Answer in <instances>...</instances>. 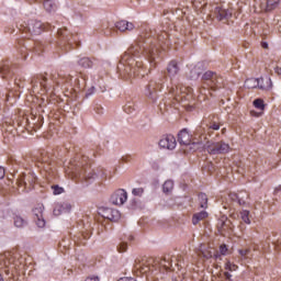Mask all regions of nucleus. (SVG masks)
I'll return each mask as SVG.
<instances>
[{
	"label": "nucleus",
	"mask_w": 281,
	"mask_h": 281,
	"mask_svg": "<svg viewBox=\"0 0 281 281\" xmlns=\"http://www.w3.org/2000/svg\"><path fill=\"white\" fill-rule=\"evenodd\" d=\"M164 45H170V35L166 31H159L157 38L140 35L121 56L117 66L121 76L125 78H139L142 69H144V61H135V58H139V56L147 58L151 69L153 67H157V58H159Z\"/></svg>",
	"instance_id": "obj_1"
},
{
	"label": "nucleus",
	"mask_w": 281,
	"mask_h": 281,
	"mask_svg": "<svg viewBox=\"0 0 281 281\" xmlns=\"http://www.w3.org/2000/svg\"><path fill=\"white\" fill-rule=\"evenodd\" d=\"M48 27H50L49 24L46 25L38 20L24 21L19 25L20 32H25L26 34H31L33 36H40V34H43V32H45V30Z\"/></svg>",
	"instance_id": "obj_2"
},
{
	"label": "nucleus",
	"mask_w": 281,
	"mask_h": 281,
	"mask_svg": "<svg viewBox=\"0 0 281 281\" xmlns=\"http://www.w3.org/2000/svg\"><path fill=\"white\" fill-rule=\"evenodd\" d=\"M178 142L181 146H191L190 150H201L203 148V136L192 139V135H190L187 128L180 131Z\"/></svg>",
	"instance_id": "obj_3"
},
{
	"label": "nucleus",
	"mask_w": 281,
	"mask_h": 281,
	"mask_svg": "<svg viewBox=\"0 0 281 281\" xmlns=\"http://www.w3.org/2000/svg\"><path fill=\"white\" fill-rule=\"evenodd\" d=\"M202 148H205L209 155H226V153H229V144L223 140H207L205 144L203 143Z\"/></svg>",
	"instance_id": "obj_4"
},
{
	"label": "nucleus",
	"mask_w": 281,
	"mask_h": 281,
	"mask_svg": "<svg viewBox=\"0 0 281 281\" xmlns=\"http://www.w3.org/2000/svg\"><path fill=\"white\" fill-rule=\"evenodd\" d=\"M164 80H166V76H164V75H161L159 77V81L150 80L148 82V85L145 87L146 98H148L149 100H153V102L157 101V98H159V95L157 93H158V91H161Z\"/></svg>",
	"instance_id": "obj_5"
},
{
	"label": "nucleus",
	"mask_w": 281,
	"mask_h": 281,
	"mask_svg": "<svg viewBox=\"0 0 281 281\" xmlns=\"http://www.w3.org/2000/svg\"><path fill=\"white\" fill-rule=\"evenodd\" d=\"M19 46V52L23 60H27V52H33L34 54H37V56H41V54H43V52L45 50V45L43 44V42H36L34 43V46L27 47L25 46V42L23 40H20Z\"/></svg>",
	"instance_id": "obj_6"
},
{
	"label": "nucleus",
	"mask_w": 281,
	"mask_h": 281,
	"mask_svg": "<svg viewBox=\"0 0 281 281\" xmlns=\"http://www.w3.org/2000/svg\"><path fill=\"white\" fill-rule=\"evenodd\" d=\"M0 267L3 269L5 276L13 273L14 269H16L14 255H12V252H3L0 255Z\"/></svg>",
	"instance_id": "obj_7"
},
{
	"label": "nucleus",
	"mask_w": 281,
	"mask_h": 281,
	"mask_svg": "<svg viewBox=\"0 0 281 281\" xmlns=\"http://www.w3.org/2000/svg\"><path fill=\"white\" fill-rule=\"evenodd\" d=\"M34 183H36V176L32 172H22L16 178L18 187L24 188V190H32V188H34Z\"/></svg>",
	"instance_id": "obj_8"
},
{
	"label": "nucleus",
	"mask_w": 281,
	"mask_h": 281,
	"mask_svg": "<svg viewBox=\"0 0 281 281\" xmlns=\"http://www.w3.org/2000/svg\"><path fill=\"white\" fill-rule=\"evenodd\" d=\"M57 36L61 41V46L66 48V50L71 49L74 44L76 43V38L74 34L67 30V27L58 29Z\"/></svg>",
	"instance_id": "obj_9"
},
{
	"label": "nucleus",
	"mask_w": 281,
	"mask_h": 281,
	"mask_svg": "<svg viewBox=\"0 0 281 281\" xmlns=\"http://www.w3.org/2000/svg\"><path fill=\"white\" fill-rule=\"evenodd\" d=\"M125 201H128V193L124 189L116 190L110 198V203L113 205H124Z\"/></svg>",
	"instance_id": "obj_10"
},
{
	"label": "nucleus",
	"mask_w": 281,
	"mask_h": 281,
	"mask_svg": "<svg viewBox=\"0 0 281 281\" xmlns=\"http://www.w3.org/2000/svg\"><path fill=\"white\" fill-rule=\"evenodd\" d=\"M45 210V206L43 204H37L33 209V215H34V221L37 225V227L43 228L45 227V217L43 216V212Z\"/></svg>",
	"instance_id": "obj_11"
},
{
	"label": "nucleus",
	"mask_w": 281,
	"mask_h": 281,
	"mask_svg": "<svg viewBox=\"0 0 281 281\" xmlns=\"http://www.w3.org/2000/svg\"><path fill=\"white\" fill-rule=\"evenodd\" d=\"M160 148H165L167 150H175L177 147V138H175L172 135H164L159 140Z\"/></svg>",
	"instance_id": "obj_12"
},
{
	"label": "nucleus",
	"mask_w": 281,
	"mask_h": 281,
	"mask_svg": "<svg viewBox=\"0 0 281 281\" xmlns=\"http://www.w3.org/2000/svg\"><path fill=\"white\" fill-rule=\"evenodd\" d=\"M213 14L217 21H227L228 19H232V11L223 7H215Z\"/></svg>",
	"instance_id": "obj_13"
},
{
	"label": "nucleus",
	"mask_w": 281,
	"mask_h": 281,
	"mask_svg": "<svg viewBox=\"0 0 281 281\" xmlns=\"http://www.w3.org/2000/svg\"><path fill=\"white\" fill-rule=\"evenodd\" d=\"M0 76L5 80H10V78L14 76V70L12 69V63L8 60L2 63V65L0 66Z\"/></svg>",
	"instance_id": "obj_14"
},
{
	"label": "nucleus",
	"mask_w": 281,
	"mask_h": 281,
	"mask_svg": "<svg viewBox=\"0 0 281 281\" xmlns=\"http://www.w3.org/2000/svg\"><path fill=\"white\" fill-rule=\"evenodd\" d=\"M103 218H106L108 221H111L112 223H117L120 218H122V215L120 214V211L115 209H105L102 214Z\"/></svg>",
	"instance_id": "obj_15"
},
{
	"label": "nucleus",
	"mask_w": 281,
	"mask_h": 281,
	"mask_svg": "<svg viewBox=\"0 0 281 281\" xmlns=\"http://www.w3.org/2000/svg\"><path fill=\"white\" fill-rule=\"evenodd\" d=\"M148 271H150V266L146 265L144 261H140L139 259L135 260L133 272L136 276H139V273H148Z\"/></svg>",
	"instance_id": "obj_16"
},
{
	"label": "nucleus",
	"mask_w": 281,
	"mask_h": 281,
	"mask_svg": "<svg viewBox=\"0 0 281 281\" xmlns=\"http://www.w3.org/2000/svg\"><path fill=\"white\" fill-rule=\"evenodd\" d=\"M115 27L119 32H133V30H135V24L126 20H121L115 23Z\"/></svg>",
	"instance_id": "obj_17"
},
{
	"label": "nucleus",
	"mask_w": 281,
	"mask_h": 281,
	"mask_svg": "<svg viewBox=\"0 0 281 281\" xmlns=\"http://www.w3.org/2000/svg\"><path fill=\"white\" fill-rule=\"evenodd\" d=\"M222 82H223V78H221L215 72L214 76L211 78V80L206 85H207V87H211L212 91H216L217 89H221Z\"/></svg>",
	"instance_id": "obj_18"
},
{
	"label": "nucleus",
	"mask_w": 281,
	"mask_h": 281,
	"mask_svg": "<svg viewBox=\"0 0 281 281\" xmlns=\"http://www.w3.org/2000/svg\"><path fill=\"white\" fill-rule=\"evenodd\" d=\"M217 229L220 234L232 229V221L227 220V217L220 220V222L217 223Z\"/></svg>",
	"instance_id": "obj_19"
},
{
	"label": "nucleus",
	"mask_w": 281,
	"mask_h": 281,
	"mask_svg": "<svg viewBox=\"0 0 281 281\" xmlns=\"http://www.w3.org/2000/svg\"><path fill=\"white\" fill-rule=\"evenodd\" d=\"M179 64L177 63V60H171L169 64H168V67H167V72L169 74V77L170 78H175V76H177V74H179Z\"/></svg>",
	"instance_id": "obj_20"
},
{
	"label": "nucleus",
	"mask_w": 281,
	"mask_h": 281,
	"mask_svg": "<svg viewBox=\"0 0 281 281\" xmlns=\"http://www.w3.org/2000/svg\"><path fill=\"white\" fill-rule=\"evenodd\" d=\"M77 64L82 69H92L93 68V59L90 57H81L78 59Z\"/></svg>",
	"instance_id": "obj_21"
},
{
	"label": "nucleus",
	"mask_w": 281,
	"mask_h": 281,
	"mask_svg": "<svg viewBox=\"0 0 281 281\" xmlns=\"http://www.w3.org/2000/svg\"><path fill=\"white\" fill-rule=\"evenodd\" d=\"M260 82H265V78H250L245 81V87L256 89L260 87Z\"/></svg>",
	"instance_id": "obj_22"
},
{
	"label": "nucleus",
	"mask_w": 281,
	"mask_h": 281,
	"mask_svg": "<svg viewBox=\"0 0 281 281\" xmlns=\"http://www.w3.org/2000/svg\"><path fill=\"white\" fill-rule=\"evenodd\" d=\"M204 218H207V212L202 211V212L195 213L192 216V224L199 225V223H201V221H204Z\"/></svg>",
	"instance_id": "obj_23"
},
{
	"label": "nucleus",
	"mask_w": 281,
	"mask_h": 281,
	"mask_svg": "<svg viewBox=\"0 0 281 281\" xmlns=\"http://www.w3.org/2000/svg\"><path fill=\"white\" fill-rule=\"evenodd\" d=\"M273 87V83L271 82V78H266L263 81H260L258 88L261 89V91H269Z\"/></svg>",
	"instance_id": "obj_24"
},
{
	"label": "nucleus",
	"mask_w": 281,
	"mask_h": 281,
	"mask_svg": "<svg viewBox=\"0 0 281 281\" xmlns=\"http://www.w3.org/2000/svg\"><path fill=\"white\" fill-rule=\"evenodd\" d=\"M173 188H175V182L172 180H167L162 184V191L165 194H170V192H172Z\"/></svg>",
	"instance_id": "obj_25"
},
{
	"label": "nucleus",
	"mask_w": 281,
	"mask_h": 281,
	"mask_svg": "<svg viewBox=\"0 0 281 281\" xmlns=\"http://www.w3.org/2000/svg\"><path fill=\"white\" fill-rule=\"evenodd\" d=\"M198 199L200 201V207H202V210H207V194L201 192L198 194Z\"/></svg>",
	"instance_id": "obj_26"
},
{
	"label": "nucleus",
	"mask_w": 281,
	"mask_h": 281,
	"mask_svg": "<svg viewBox=\"0 0 281 281\" xmlns=\"http://www.w3.org/2000/svg\"><path fill=\"white\" fill-rule=\"evenodd\" d=\"M200 77H201V68H199V67H193V68L190 70V74H189L190 80H199Z\"/></svg>",
	"instance_id": "obj_27"
},
{
	"label": "nucleus",
	"mask_w": 281,
	"mask_h": 281,
	"mask_svg": "<svg viewBox=\"0 0 281 281\" xmlns=\"http://www.w3.org/2000/svg\"><path fill=\"white\" fill-rule=\"evenodd\" d=\"M44 9L46 12H54L56 10V4L54 3V0H44Z\"/></svg>",
	"instance_id": "obj_28"
},
{
	"label": "nucleus",
	"mask_w": 281,
	"mask_h": 281,
	"mask_svg": "<svg viewBox=\"0 0 281 281\" xmlns=\"http://www.w3.org/2000/svg\"><path fill=\"white\" fill-rule=\"evenodd\" d=\"M14 225L16 227H25L27 225V221H25L22 216L16 215L14 217Z\"/></svg>",
	"instance_id": "obj_29"
},
{
	"label": "nucleus",
	"mask_w": 281,
	"mask_h": 281,
	"mask_svg": "<svg viewBox=\"0 0 281 281\" xmlns=\"http://www.w3.org/2000/svg\"><path fill=\"white\" fill-rule=\"evenodd\" d=\"M255 109H258L259 111H265V100L262 99H255L252 102Z\"/></svg>",
	"instance_id": "obj_30"
},
{
	"label": "nucleus",
	"mask_w": 281,
	"mask_h": 281,
	"mask_svg": "<svg viewBox=\"0 0 281 281\" xmlns=\"http://www.w3.org/2000/svg\"><path fill=\"white\" fill-rule=\"evenodd\" d=\"M240 218L246 223V225H251V220L249 218V211L243 210L240 212Z\"/></svg>",
	"instance_id": "obj_31"
},
{
	"label": "nucleus",
	"mask_w": 281,
	"mask_h": 281,
	"mask_svg": "<svg viewBox=\"0 0 281 281\" xmlns=\"http://www.w3.org/2000/svg\"><path fill=\"white\" fill-rule=\"evenodd\" d=\"M279 4L280 2L276 0H268L267 7H266L267 12H271V10H276V8H278Z\"/></svg>",
	"instance_id": "obj_32"
},
{
	"label": "nucleus",
	"mask_w": 281,
	"mask_h": 281,
	"mask_svg": "<svg viewBox=\"0 0 281 281\" xmlns=\"http://www.w3.org/2000/svg\"><path fill=\"white\" fill-rule=\"evenodd\" d=\"M215 74H216V72H214V71H212V70H207L206 72L203 74L202 80H204L205 85H207V83L212 80V78H213V76H214Z\"/></svg>",
	"instance_id": "obj_33"
},
{
	"label": "nucleus",
	"mask_w": 281,
	"mask_h": 281,
	"mask_svg": "<svg viewBox=\"0 0 281 281\" xmlns=\"http://www.w3.org/2000/svg\"><path fill=\"white\" fill-rule=\"evenodd\" d=\"M247 199H249V194L247 193H240L239 194V200H238V205H247Z\"/></svg>",
	"instance_id": "obj_34"
},
{
	"label": "nucleus",
	"mask_w": 281,
	"mask_h": 281,
	"mask_svg": "<svg viewBox=\"0 0 281 281\" xmlns=\"http://www.w3.org/2000/svg\"><path fill=\"white\" fill-rule=\"evenodd\" d=\"M52 190H53V194L55 195L63 194V192H65V189L58 184L52 186Z\"/></svg>",
	"instance_id": "obj_35"
},
{
	"label": "nucleus",
	"mask_w": 281,
	"mask_h": 281,
	"mask_svg": "<svg viewBox=\"0 0 281 281\" xmlns=\"http://www.w3.org/2000/svg\"><path fill=\"white\" fill-rule=\"evenodd\" d=\"M124 111H125V113H133V111H135V103L134 102H127L124 105Z\"/></svg>",
	"instance_id": "obj_36"
},
{
	"label": "nucleus",
	"mask_w": 281,
	"mask_h": 281,
	"mask_svg": "<svg viewBox=\"0 0 281 281\" xmlns=\"http://www.w3.org/2000/svg\"><path fill=\"white\" fill-rule=\"evenodd\" d=\"M128 249V244L126 241H121L117 246L119 254H124Z\"/></svg>",
	"instance_id": "obj_37"
},
{
	"label": "nucleus",
	"mask_w": 281,
	"mask_h": 281,
	"mask_svg": "<svg viewBox=\"0 0 281 281\" xmlns=\"http://www.w3.org/2000/svg\"><path fill=\"white\" fill-rule=\"evenodd\" d=\"M225 269H226V271H237L238 266H236L235 263H232L231 261H227L225 263Z\"/></svg>",
	"instance_id": "obj_38"
},
{
	"label": "nucleus",
	"mask_w": 281,
	"mask_h": 281,
	"mask_svg": "<svg viewBox=\"0 0 281 281\" xmlns=\"http://www.w3.org/2000/svg\"><path fill=\"white\" fill-rule=\"evenodd\" d=\"M40 86L43 89H47V77H43V75H40Z\"/></svg>",
	"instance_id": "obj_39"
},
{
	"label": "nucleus",
	"mask_w": 281,
	"mask_h": 281,
	"mask_svg": "<svg viewBox=\"0 0 281 281\" xmlns=\"http://www.w3.org/2000/svg\"><path fill=\"white\" fill-rule=\"evenodd\" d=\"M132 194H134V196H142L144 194V188L133 189Z\"/></svg>",
	"instance_id": "obj_40"
},
{
	"label": "nucleus",
	"mask_w": 281,
	"mask_h": 281,
	"mask_svg": "<svg viewBox=\"0 0 281 281\" xmlns=\"http://www.w3.org/2000/svg\"><path fill=\"white\" fill-rule=\"evenodd\" d=\"M40 82H41V75H37V76H35V77H33V78L31 79V85H32L33 87H36L37 85H40Z\"/></svg>",
	"instance_id": "obj_41"
},
{
	"label": "nucleus",
	"mask_w": 281,
	"mask_h": 281,
	"mask_svg": "<svg viewBox=\"0 0 281 281\" xmlns=\"http://www.w3.org/2000/svg\"><path fill=\"white\" fill-rule=\"evenodd\" d=\"M228 196H229L231 201H233L234 203H238L240 194H238V193H229Z\"/></svg>",
	"instance_id": "obj_42"
},
{
	"label": "nucleus",
	"mask_w": 281,
	"mask_h": 281,
	"mask_svg": "<svg viewBox=\"0 0 281 281\" xmlns=\"http://www.w3.org/2000/svg\"><path fill=\"white\" fill-rule=\"evenodd\" d=\"M227 251H228L227 245L222 244V245L220 246V254H221V256H227Z\"/></svg>",
	"instance_id": "obj_43"
},
{
	"label": "nucleus",
	"mask_w": 281,
	"mask_h": 281,
	"mask_svg": "<svg viewBox=\"0 0 281 281\" xmlns=\"http://www.w3.org/2000/svg\"><path fill=\"white\" fill-rule=\"evenodd\" d=\"M238 252H239V256L245 258V256H249V254L251 252V249H249V248L240 249V250H238Z\"/></svg>",
	"instance_id": "obj_44"
},
{
	"label": "nucleus",
	"mask_w": 281,
	"mask_h": 281,
	"mask_svg": "<svg viewBox=\"0 0 281 281\" xmlns=\"http://www.w3.org/2000/svg\"><path fill=\"white\" fill-rule=\"evenodd\" d=\"M81 173H83V177H85L86 179H95V177H98V175H97L95 172L89 173L88 176H87V172H86V171H81Z\"/></svg>",
	"instance_id": "obj_45"
},
{
	"label": "nucleus",
	"mask_w": 281,
	"mask_h": 281,
	"mask_svg": "<svg viewBox=\"0 0 281 281\" xmlns=\"http://www.w3.org/2000/svg\"><path fill=\"white\" fill-rule=\"evenodd\" d=\"M276 251L281 252V239H278L276 243H273Z\"/></svg>",
	"instance_id": "obj_46"
},
{
	"label": "nucleus",
	"mask_w": 281,
	"mask_h": 281,
	"mask_svg": "<svg viewBox=\"0 0 281 281\" xmlns=\"http://www.w3.org/2000/svg\"><path fill=\"white\" fill-rule=\"evenodd\" d=\"M209 128H212V131H218L221 128V125L216 122H213Z\"/></svg>",
	"instance_id": "obj_47"
},
{
	"label": "nucleus",
	"mask_w": 281,
	"mask_h": 281,
	"mask_svg": "<svg viewBox=\"0 0 281 281\" xmlns=\"http://www.w3.org/2000/svg\"><path fill=\"white\" fill-rule=\"evenodd\" d=\"M250 115L251 117H260L262 115V112H257L255 110H251Z\"/></svg>",
	"instance_id": "obj_48"
},
{
	"label": "nucleus",
	"mask_w": 281,
	"mask_h": 281,
	"mask_svg": "<svg viewBox=\"0 0 281 281\" xmlns=\"http://www.w3.org/2000/svg\"><path fill=\"white\" fill-rule=\"evenodd\" d=\"M81 236L83 240H89V238H91V232H83Z\"/></svg>",
	"instance_id": "obj_49"
},
{
	"label": "nucleus",
	"mask_w": 281,
	"mask_h": 281,
	"mask_svg": "<svg viewBox=\"0 0 281 281\" xmlns=\"http://www.w3.org/2000/svg\"><path fill=\"white\" fill-rule=\"evenodd\" d=\"M85 281H100V278H99V277H95V276H92V277L86 278Z\"/></svg>",
	"instance_id": "obj_50"
},
{
	"label": "nucleus",
	"mask_w": 281,
	"mask_h": 281,
	"mask_svg": "<svg viewBox=\"0 0 281 281\" xmlns=\"http://www.w3.org/2000/svg\"><path fill=\"white\" fill-rule=\"evenodd\" d=\"M224 277H225V280H227V281H234V279H232V273H229V272H224Z\"/></svg>",
	"instance_id": "obj_51"
},
{
	"label": "nucleus",
	"mask_w": 281,
	"mask_h": 281,
	"mask_svg": "<svg viewBox=\"0 0 281 281\" xmlns=\"http://www.w3.org/2000/svg\"><path fill=\"white\" fill-rule=\"evenodd\" d=\"M94 111H95V113H98V115H102V106L101 105H97L94 108Z\"/></svg>",
	"instance_id": "obj_52"
},
{
	"label": "nucleus",
	"mask_w": 281,
	"mask_h": 281,
	"mask_svg": "<svg viewBox=\"0 0 281 281\" xmlns=\"http://www.w3.org/2000/svg\"><path fill=\"white\" fill-rule=\"evenodd\" d=\"M5 177V168L0 167V179H4Z\"/></svg>",
	"instance_id": "obj_53"
},
{
	"label": "nucleus",
	"mask_w": 281,
	"mask_h": 281,
	"mask_svg": "<svg viewBox=\"0 0 281 281\" xmlns=\"http://www.w3.org/2000/svg\"><path fill=\"white\" fill-rule=\"evenodd\" d=\"M261 47H262L263 49H269V43H267V42H261Z\"/></svg>",
	"instance_id": "obj_54"
},
{
	"label": "nucleus",
	"mask_w": 281,
	"mask_h": 281,
	"mask_svg": "<svg viewBox=\"0 0 281 281\" xmlns=\"http://www.w3.org/2000/svg\"><path fill=\"white\" fill-rule=\"evenodd\" d=\"M213 258H215V260H218V258H221V252H214Z\"/></svg>",
	"instance_id": "obj_55"
},
{
	"label": "nucleus",
	"mask_w": 281,
	"mask_h": 281,
	"mask_svg": "<svg viewBox=\"0 0 281 281\" xmlns=\"http://www.w3.org/2000/svg\"><path fill=\"white\" fill-rule=\"evenodd\" d=\"M274 71H276V74H278V76H281V68L280 67L274 68Z\"/></svg>",
	"instance_id": "obj_56"
},
{
	"label": "nucleus",
	"mask_w": 281,
	"mask_h": 281,
	"mask_svg": "<svg viewBox=\"0 0 281 281\" xmlns=\"http://www.w3.org/2000/svg\"><path fill=\"white\" fill-rule=\"evenodd\" d=\"M278 192H281V186H279V187H277V188L274 189V194H278Z\"/></svg>",
	"instance_id": "obj_57"
},
{
	"label": "nucleus",
	"mask_w": 281,
	"mask_h": 281,
	"mask_svg": "<svg viewBox=\"0 0 281 281\" xmlns=\"http://www.w3.org/2000/svg\"><path fill=\"white\" fill-rule=\"evenodd\" d=\"M0 281H5L4 279H3V274L0 272Z\"/></svg>",
	"instance_id": "obj_58"
},
{
	"label": "nucleus",
	"mask_w": 281,
	"mask_h": 281,
	"mask_svg": "<svg viewBox=\"0 0 281 281\" xmlns=\"http://www.w3.org/2000/svg\"><path fill=\"white\" fill-rule=\"evenodd\" d=\"M128 240H135V237H133L132 235L128 236Z\"/></svg>",
	"instance_id": "obj_59"
},
{
	"label": "nucleus",
	"mask_w": 281,
	"mask_h": 281,
	"mask_svg": "<svg viewBox=\"0 0 281 281\" xmlns=\"http://www.w3.org/2000/svg\"><path fill=\"white\" fill-rule=\"evenodd\" d=\"M66 207H68V210H71V205L70 204H66Z\"/></svg>",
	"instance_id": "obj_60"
},
{
	"label": "nucleus",
	"mask_w": 281,
	"mask_h": 281,
	"mask_svg": "<svg viewBox=\"0 0 281 281\" xmlns=\"http://www.w3.org/2000/svg\"><path fill=\"white\" fill-rule=\"evenodd\" d=\"M16 125H18V126H21V121H16Z\"/></svg>",
	"instance_id": "obj_61"
},
{
	"label": "nucleus",
	"mask_w": 281,
	"mask_h": 281,
	"mask_svg": "<svg viewBox=\"0 0 281 281\" xmlns=\"http://www.w3.org/2000/svg\"><path fill=\"white\" fill-rule=\"evenodd\" d=\"M38 122H43V119L41 116H38Z\"/></svg>",
	"instance_id": "obj_62"
},
{
	"label": "nucleus",
	"mask_w": 281,
	"mask_h": 281,
	"mask_svg": "<svg viewBox=\"0 0 281 281\" xmlns=\"http://www.w3.org/2000/svg\"><path fill=\"white\" fill-rule=\"evenodd\" d=\"M123 161H128V158H123Z\"/></svg>",
	"instance_id": "obj_63"
},
{
	"label": "nucleus",
	"mask_w": 281,
	"mask_h": 281,
	"mask_svg": "<svg viewBox=\"0 0 281 281\" xmlns=\"http://www.w3.org/2000/svg\"><path fill=\"white\" fill-rule=\"evenodd\" d=\"M89 95H91V93H87V94H86V98H89Z\"/></svg>",
	"instance_id": "obj_64"
}]
</instances>
